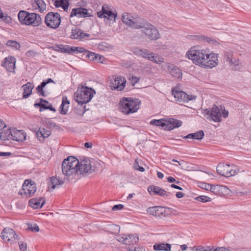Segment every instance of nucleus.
Segmentation results:
<instances>
[{"mask_svg":"<svg viewBox=\"0 0 251 251\" xmlns=\"http://www.w3.org/2000/svg\"><path fill=\"white\" fill-rule=\"evenodd\" d=\"M97 58L96 61H97L98 62H100L101 63H105L106 62V59L105 58L100 54H98V56H97Z\"/></svg>","mask_w":251,"mask_h":251,"instance_id":"obj_51","label":"nucleus"},{"mask_svg":"<svg viewBox=\"0 0 251 251\" xmlns=\"http://www.w3.org/2000/svg\"><path fill=\"white\" fill-rule=\"evenodd\" d=\"M19 21L25 25H31L34 26L39 25L41 23L40 16L34 13H29L26 11H20L18 14Z\"/></svg>","mask_w":251,"mask_h":251,"instance_id":"obj_6","label":"nucleus"},{"mask_svg":"<svg viewBox=\"0 0 251 251\" xmlns=\"http://www.w3.org/2000/svg\"><path fill=\"white\" fill-rule=\"evenodd\" d=\"M1 237L4 241H14L19 239L15 231L9 227H5L2 230Z\"/></svg>","mask_w":251,"mask_h":251,"instance_id":"obj_14","label":"nucleus"},{"mask_svg":"<svg viewBox=\"0 0 251 251\" xmlns=\"http://www.w3.org/2000/svg\"><path fill=\"white\" fill-rule=\"evenodd\" d=\"M23 88L24 89L23 98H27L31 94L32 90L34 88V85L33 84L28 82L26 84L24 85Z\"/></svg>","mask_w":251,"mask_h":251,"instance_id":"obj_31","label":"nucleus"},{"mask_svg":"<svg viewBox=\"0 0 251 251\" xmlns=\"http://www.w3.org/2000/svg\"><path fill=\"white\" fill-rule=\"evenodd\" d=\"M53 4L56 7H62L65 11H67L69 3L68 0H52Z\"/></svg>","mask_w":251,"mask_h":251,"instance_id":"obj_30","label":"nucleus"},{"mask_svg":"<svg viewBox=\"0 0 251 251\" xmlns=\"http://www.w3.org/2000/svg\"><path fill=\"white\" fill-rule=\"evenodd\" d=\"M19 246L21 251H26V244L25 243H24L23 242H20L19 243Z\"/></svg>","mask_w":251,"mask_h":251,"instance_id":"obj_53","label":"nucleus"},{"mask_svg":"<svg viewBox=\"0 0 251 251\" xmlns=\"http://www.w3.org/2000/svg\"><path fill=\"white\" fill-rule=\"evenodd\" d=\"M225 58L226 59V61L228 62L230 65H237L238 64V60L234 59L233 60L232 59V57L233 55V53L232 51L230 50H227L225 52Z\"/></svg>","mask_w":251,"mask_h":251,"instance_id":"obj_36","label":"nucleus"},{"mask_svg":"<svg viewBox=\"0 0 251 251\" xmlns=\"http://www.w3.org/2000/svg\"><path fill=\"white\" fill-rule=\"evenodd\" d=\"M167 178L168 181L170 183L176 181V179L172 176H168Z\"/></svg>","mask_w":251,"mask_h":251,"instance_id":"obj_64","label":"nucleus"},{"mask_svg":"<svg viewBox=\"0 0 251 251\" xmlns=\"http://www.w3.org/2000/svg\"><path fill=\"white\" fill-rule=\"evenodd\" d=\"M141 101L137 99L123 98L119 103V110L125 114L133 113L140 108Z\"/></svg>","mask_w":251,"mask_h":251,"instance_id":"obj_4","label":"nucleus"},{"mask_svg":"<svg viewBox=\"0 0 251 251\" xmlns=\"http://www.w3.org/2000/svg\"><path fill=\"white\" fill-rule=\"evenodd\" d=\"M150 124L156 126H161L163 127L164 129L166 130L167 120L164 119L159 120L153 119L151 121Z\"/></svg>","mask_w":251,"mask_h":251,"instance_id":"obj_34","label":"nucleus"},{"mask_svg":"<svg viewBox=\"0 0 251 251\" xmlns=\"http://www.w3.org/2000/svg\"><path fill=\"white\" fill-rule=\"evenodd\" d=\"M48 48H50V49L51 48L52 49H54L55 50L59 51L62 52L68 53L69 54H71L72 53V50H73V47H70V46L67 45H56L54 47H50L48 46Z\"/></svg>","mask_w":251,"mask_h":251,"instance_id":"obj_29","label":"nucleus"},{"mask_svg":"<svg viewBox=\"0 0 251 251\" xmlns=\"http://www.w3.org/2000/svg\"><path fill=\"white\" fill-rule=\"evenodd\" d=\"M126 80L125 78L121 76H117L110 80V87L112 89L122 91L125 87Z\"/></svg>","mask_w":251,"mask_h":251,"instance_id":"obj_15","label":"nucleus"},{"mask_svg":"<svg viewBox=\"0 0 251 251\" xmlns=\"http://www.w3.org/2000/svg\"><path fill=\"white\" fill-rule=\"evenodd\" d=\"M127 251H145L144 249L141 247H135L134 250L131 248H127Z\"/></svg>","mask_w":251,"mask_h":251,"instance_id":"obj_55","label":"nucleus"},{"mask_svg":"<svg viewBox=\"0 0 251 251\" xmlns=\"http://www.w3.org/2000/svg\"><path fill=\"white\" fill-rule=\"evenodd\" d=\"M69 103V101L68 100L67 97H63L62 103L60 106V113L63 115L67 114Z\"/></svg>","mask_w":251,"mask_h":251,"instance_id":"obj_35","label":"nucleus"},{"mask_svg":"<svg viewBox=\"0 0 251 251\" xmlns=\"http://www.w3.org/2000/svg\"><path fill=\"white\" fill-rule=\"evenodd\" d=\"M12 140L22 142L25 140L26 134L23 130H18L15 128L12 129Z\"/></svg>","mask_w":251,"mask_h":251,"instance_id":"obj_23","label":"nucleus"},{"mask_svg":"<svg viewBox=\"0 0 251 251\" xmlns=\"http://www.w3.org/2000/svg\"><path fill=\"white\" fill-rule=\"evenodd\" d=\"M39 101H36L34 104V106L35 108H40V111H45L47 109V105L44 103H47V101L43 100V99H40L38 100Z\"/></svg>","mask_w":251,"mask_h":251,"instance_id":"obj_38","label":"nucleus"},{"mask_svg":"<svg viewBox=\"0 0 251 251\" xmlns=\"http://www.w3.org/2000/svg\"><path fill=\"white\" fill-rule=\"evenodd\" d=\"M12 129H4L0 132V138L1 140L3 141L9 140L12 139Z\"/></svg>","mask_w":251,"mask_h":251,"instance_id":"obj_33","label":"nucleus"},{"mask_svg":"<svg viewBox=\"0 0 251 251\" xmlns=\"http://www.w3.org/2000/svg\"><path fill=\"white\" fill-rule=\"evenodd\" d=\"M147 212L155 217H161L164 215L165 209L162 206L149 207Z\"/></svg>","mask_w":251,"mask_h":251,"instance_id":"obj_26","label":"nucleus"},{"mask_svg":"<svg viewBox=\"0 0 251 251\" xmlns=\"http://www.w3.org/2000/svg\"><path fill=\"white\" fill-rule=\"evenodd\" d=\"M220 112L221 113V117L223 116L224 118H226L228 115V111L225 109L224 106H220Z\"/></svg>","mask_w":251,"mask_h":251,"instance_id":"obj_48","label":"nucleus"},{"mask_svg":"<svg viewBox=\"0 0 251 251\" xmlns=\"http://www.w3.org/2000/svg\"><path fill=\"white\" fill-rule=\"evenodd\" d=\"M230 191V190L225 185H212L211 192L216 195L224 196L228 195Z\"/></svg>","mask_w":251,"mask_h":251,"instance_id":"obj_18","label":"nucleus"},{"mask_svg":"<svg viewBox=\"0 0 251 251\" xmlns=\"http://www.w3.org/2000/svg\"><path fill=\"white\" fill-rule=\"evenodd\" d=\"M98 165V164L95 160L83 157L80 159L78 167L79 177H80L81 175H87L96 172L97 170Z\"/></svg>","mask_w":251,"mask_h":251,"instance_id":"obj_5","label":"nucleus"},{"mask_svg":"<svg viewBox=\"0 0 251 251\" xmlns=\"http://www.w3.org/2000/svg\"><path fill=\"white\" fill-rule=\"evenodd\" d=\"M27 229L33 232H38L39 231V226L35 224H27Z\"/></svg>","mask_w":251,"mask_h":251,"instance_id":"obj_45","label":"nucleus"},{"mask_svg":"<svg viewBox=\"0 0 251 251\" xmlns=\"http://www.w3.org/2000/svg\"><path fill=\"white\" fill-rule=\"evenodd\" d=\"M166 68L169 73L174 77L180 78L182 77V73L181 70L173 64L167 63L166 65Z\"/></svg>","mask_w":251,"mask_h":251,"instance_id":"obj_21","label":"nucleus"},{"mask_svg":"<svg viewBox=\"0 0 251 251\" xmlns=\"http://www.w3.org/2000/svg\"><path fill=\"white\" fill-rule=\"evenodd\" d=\"M50 179V183H48V191H51L55 188H58L64 183L62 180L58 179L56 177H51Z\"/></svg>","mask_w":251,"mask_h":251,"instance_id":"obj_27","label":"nucleus"},{"mask_svg":"<svg viewBox=\"0 0 251 251\" xmlns=\"http://www.w3.org/2000/svg\"><path fill=\"white\" fill-rule=\"evenodd\" d=\"M187 98H185V102H188L189 100H194L196 99V96L192 95H188L186 94Z\"/></svg>","mask_w":251,"mask_h":251,"instance_id":"obj_54","label":"nucleus"},{"mask_svg":"<svg viewBox=\"0 0 251 251\" xmlns=\"http://www.w3.org/2000/svg\"><path fill=\"white\" fill-rule=\"evenodd\" d=\"M11 154V152H0V156H8Z\"/></svg>","mask_w":251,"mask_h":251,"instance_id":"obj_59","label":"nucleus"},{"mask_svg":"<svg viewBox=\"0 0 251 251\" xmlns=\"http://www.w3.org/2000/svg\"><path fill=\"white\" fill-rule=\"evenodd\" d=\"M134 167L135 169L138 170L141 172H143L145 171V169L143 167L140 166L137 163L134 164Z\"/></svg>","mask_w":251,"mask_h":251,"instance_id":"obj_56","label":"nucleus"},{"mask_svg":"<svg viewBox=\"0 0 251 251\" xmlns=\"http://www.w3.org/2000/svg\"><path fill=\"white\" fill-rule=\"evenodd\" d=\"M97 56H98V54L93 52H90L89 51H87V54L86 55V57L93 61H96V60H97Z\"/></svg>","mask_w":251,"mask_h":251,"instance_id":"obj_47","label":"nucleus"},{"mask_svg":"<svg viewBox=\"0 0 251 251\" xmlns=\"http://www.w3.org/2000/svg\"><path fill=\"white\" fill-rule=\"evenodd\" d=\"M0 19H1L3 21L7 22L11 20L10 17H8L7 15H4V14L2 12V10L0 8Z\"/></svg>","mask_w":251,"mask_h":251,"instance_id":"obj_50","label":"nucleus"},{"mask_svg":"<svg viewBox=\"0 0 251 251\" xmlns=\"http://www.w3.org/2000/svg\"><path fill=\"white\" fill-rule=\"evenodd\" d=\"M153 247V249L157 251H170L171 249V245L168 243L155 244Z\"/></svg>","mask_w":251,"mask_h":251,"instance_id":"obj_32","label":"nucleus"},{"mask_svg":"<svg viewBox=\"0 0 251 251\" xmlns=\"http://www.w3.org/2000/svg\"><path fill=\"white\" fill-rule=\"evenodd\" d=\"M117 240L126 245H133L138 242L139 238L134 234H124L117 236Z\"/></svg>","mask_w":251,"mask_h":251,"instance_id":"obj_13","label":"nucleus"},{"mask_svg":"<svg viewBox=\"0 0 251 251\" xmlns=\"http://www.w3.org/2000/svg\"><path fill=\"white\" fill-rule=\"evenodd\" d=\"M202 114L207 119L211 120L215 122L221 121V113L220 107L214 105L210 109H205L202 110Z\"/></svg>","mask_w":251,"mask_h":251,"instance_id":"obj_10","label":"nucleus"},{"mask_svg":"<svg viewBox=\"0 0 251 251\" xmlns=\"http://www.w3.org/2000/svg\"><path fill=\"white\" fill-rule=\"evenodd\" d=\"M46 84H47V81H46L45 80H44L41 83V84L40 85H39L36 88L37 92L40 96H45V94L43 91V88L44 87H45Z\"/></svg>","mask_w":251,"mask_h":251,"instance_id":"obj_41","label":"nucleus"},{"mask_svg":"<svg viewBox=\"0 0 251 251\" xmlns=\"http://www.w3.org/2000/svg\"><path fill=\"white\" fill-rule=\"evenodd\" d=\"M48 110H50V111H52L53 112H55L56 111L55 109L52 106L51 104H49V103H48Z\"/></svg>","mask_w":251,"mask_h":251,"instance_id":"obj_63","label":"nucleus"},{"mask_svg":"<svg viewBox=\"0 0 251 251\" xmlns=\"http://www.w3.org/2000/svg\"><path fill=\"white\" fill-rule=\"evenodd\" d=\"M182 122L180 120L171 118L167 120V130H171L175 128L179 127L182 125Z\"/></svg>","mask_w":251,"mask_h":251,"instance_id":"obj_28","label":"nucleus"},{"mask_svg":"<svg viewBox=\"0 0 251 251\" xmlns=\"http://www.w3.org/2000/svg\"><path fill=\"white\" fill-rule=\"evenodd\" d=\"M28 203L29 205L34 209L41 207L43 204V203H42L41 205L40 202L37 199H35L30 200Z\"/></svg>","mask_w":251,"mask_h":251,"instance_id":"obj_39","label":"nucleus"},{"mask_svg":"<svg viewBox=\"0 0 251 251\" xmlns=\"http://www.w3.org/2000/svg\"><path fill=\"white\" fill-rule=\"evenodd\" d=\"M148 191L151 195H157L162 197H169L171 195L170 192H168L164 189L158 186L154 185L150 186L148 188Z\"/></svg>","mask_w":251,"mask_h":251,"instance_id":"obj_20","label":"nucleus"},{"mask_svg":"<svg viewBox=\"0 0 251 251\" xmlns=\"http://www.w3.org/2000/svg\"><path fill=\"white\" fill-rule=\"evenodd\" d=\"M182 138L184 139H193V133H190L186 136H182Z\"/></svg>","mask_w":251,"mask_h":251,"instance_id":"obj_61","label":"nucleus"},{"mask_svg":"<svg viewBox=\"0 0 251 251\" xmlns=\"http://www.w3.org/2000/svg\"><path fill=\"white\" fill-rule=\"evenodd\" d=\"M97 16L100 18L107 19L108 20L115 22L117 13H115L109 9L107 5L102 6V9L100 11L97 12Z\"/></svg>","mask_w":251,"mask_h":251,"instance_id":"obj_12","label":"nucleus"},{"mask_svg":"<svg viewBox=\"0 0 251 251\" xmlns=\"http://www.w3.org/2000/svg\"><path fill=\"white\" fill-rule=\"evenodd\" d=\"M75 113L77 115L81 116L84 114V111L83 108L80 106L79 108L77 107L76 109H75Z\"/></svg>","mask_w":251,"mask_h":251,"instance_id":"obj_52","label":"nucleus"},{"mask_svg":"<svg viewBox=\"0 0 251 251\" xmlns=\"http://www.w3.org/2000/svg\"><path fill=\"white\" fill-rule=\"evenodd\" d=\"M218 251H231L229 249L225 247H218Z\"/></svg>","mask_w":251,"mask_h":251,"instance_id":"obj_60","label":"nucleus"},{"mask_svg":"<svg viewBox=\"0 0 251 251\" xmlns=\"http://www.w3.org/2000/svg\"><path fill=\"white\" fill-rule=\"evenodd\" d=\"M61 17L58 13H48V27L55 29L61 23Z\"/></svg>","mask_w":251,"mask_h":251,"instance_id":"obj_16","label":"nucleus"},{"mask_svg":"<svg viewBox=\"0 0 251 251\" xmlns=\"http://www.w3.org/2000/svg\"><path fill=\"white\" fill-rule=\"evenodd\" d=\"M38 139L41 141H44L47 137V130L44 127H40L38 131L35 130Z\"/></svg>","mask_w":251,"mask_h":251,"instance_id":"obj_37","label":"nucleus"},{"mask_svg":"<svg viewBox=\"0 0 251 251\" xmlns=\"http://www.w3.org/2000/svg\"><path fill=\"white\" fill-rule=\"evenodd\" d=\"M232 167V165L230 167L229 164L220 163L217 166L216 171L219 175L229 177L236 174V170L233 169Z\"/></svg>","mask_w":251,"mask_h":251,"instance_id":"obj_11","label":"nucleus"},{"mask_svg":"<svg viewBox=\"0 0 251 251\" xmlns=\"http://www.w3.org/2000/svg\"><path fill=\"white\" fill-rule=\"evenodd\" d=\"M16 59L11 56L5 58L2 62V66L10 72H13L15 68Z\"/></svg>","mask_w":251,"mask_h":251,"instance_id":"obj_22","label":"nucleus"},{"mask_svg":"<svg viewBox=\"0 0 251 251\" xmlns=\"http://www.w3.org/2000/svg\"><path fill=\"white\" fill-rule=\"evenodd\" d=\"M95 93L92 88L82 86L79 87L75 93V99L79 104H86L91 100Z\"/></svg>","mask_w":251,"mask_h":251,"instance_id":"obj_7","label":"nucleus"},{"mask_svg":"<svg viewBox=\"0 0 251 251\" xmlns=\"http://www.w3.org/2000/svg\"><path fill=\"white\" fill-rule=\"evenodd\" d=\"M73 50H72V52L76 51V52H78L79 53H83V52L87 53V52L88 51L86 50H85L84 48H81V47H73Z\"/></svg>","mask_w":251,"mask_h":251,"instance_id":"obj_49","label":"nucleus"},{"mask_svg":"<svg viewBox=\"0 0 251 251\" xmlns=\"http://www.w3.org/2000/svg\"><path fill=\"white\" fill-rule=\"evenodd\" d=\"M122 21L124 24L134 29H142V31L149 39L157 40L159 38L158 30L153 25L146 23L140 18H135L130 13H124L122 15Z\"/></svg>","mask_w":251,"mask_h":251,"instance_id":"obj_2","label":"nucleus"},{"mask_svg":"<svg viewBox=\"0 0 251 251\" xmlns=\"http://www.w3.org/2000/svg\"><path fill=\"white\" fill-rule=\"evenodd\" d=\"M204 134L202 130H199V131L193 133V139L201 140L204 137Z\"/></svg>","mask_w":251,"mask_h":251,"instance_id":"obj_44","label":"nucleus"},{"mask_svg":"<svg viewBox=\"0 0 251 251\" xmlns=\"http://www.w3.org/2000/svg\"><path fill=\"white\" fill-rule=\"evenodd\" d=\"M36 2L40 11H44L46 10V4L43 0H37Z\"/></svg>","mask_w":251,"mask_h":251,"instance_id":"obj_42","label":"nucleus"},{"mask_svg":"<svg viewBox=\"0 0 251 251\" xmlns=\"http://www.w3.org/2000/svg\"><path fill=\"white\" fill-rule=\"evenodd\" d=\"M172 94L176 100L179 102H185V98H187L186 93L179 91L178 88H174L172 89Z\"/></svg>","mask_w":251,"mask_h":251,"instance_id":"obj_25","label":"nucleus"},{"mask_svg":"<svg viewBox=\"0 0 251 251\" xmlns=\"http://www.w3.org/2000/svg\"><path fill=\"white\" fill-rule=\"evenodd\" d=\"M79 160L74 156H68L64 159L62 163V172L68 179H78L79 178L78 167Z\"/></svg>","mask_w":251,"mask_h":251,"instance_id":"obj_3","label":"nucleus"},{"mask_svg":"<svg viewBox=\"0 0 251 251\" xmlns=\"http://www.w3.org/2000/svg\"><path fill=\"white\" fill-rule=\"evenodd\" d=\"M37 191L36 183L31 179L25 180L22 189L19 192V194L25 195L26 197H31L33 196Z\"/></svg>","mask_w":251,"mask_h":251,"instance_id":"obj_9","label":"nucleus"},{"mask_svg":"<svg viewBox=\"0 0 251 251\" xmlns=\"http://www.w3.org/2000/svg\"><path fill=\"white\" fill-rule=\"evenodd\" d=\"M6 127V125L4 123L0 120V132L3 130Z\"/></svg>","mask_w":251,"mask_h":251,"instance_id":"obj_58","label":"nucleus"},{"mask_svg":"<svg viewBox=\"0 0 251 251\" xmlns=\"http://www.w3.org/2000/svg\"><path fill=\"white\" fill-rule=\"evenodd\" d=\"M76 16L77 17H90L93 16L91 13L88 12V10L82 7L74 8L70 14V17Z\"/></svg>","mask_w":251,"mask_h":251,"instance_id":"obj_19","label":"nucleus"},{"mask_svg":"<svg viewBox=\"0 0 251 251\" xmlns=\"http://www.w3.org/2000/svg\"><path fill=\"white\" fill-rule=\"evenodd\" d=\"M195 199V200H196L198 201L202 202L211 201L212 200L210 197H208L206 196H198V197H196Z\"/></svg>","mask_w":251,"mask_h":251,"instance_id":"obj_43","label":"nucleus"},{"mask_svg":"<svg viewBox=\"0 0 251 251\" xmlns=\"http://www.w3.org/2000/svg\"><path fill=\"white\" fill-rule=\"evenodd\" d=\"M199 186L202 189L211 191L212 185L205 182H200Z\"/></svg>","mask_w":251,"mask_h":251,"instance_id":"obj_46","label":"nucleus"},{"mask_svg":"<svg viewBox=\"0 0 251 251\" xmlns=\"http://www.w3.org/2000/svg\"><path fill=\"white\" fill-rule=\"evenodd\" d=\"M189 39L200 41H206L208 43L215 46H217L219 44V42L213 39V38L209 37L204 36L201 35L190 36Z\"/></svg>","mask_w":251,"mask_h":251,"instance_id":"obj_24","label":"nucleus"},{"mask_svg":"<svg viewBox=\"0 0 251 251\" xmlns=\"http://www.w3.org/2000/svg\"><path fill=\"white\" fill-rule=\"evenodd\" d=\"M124 208V205L123 204H117L113 206L112 207V210L114 211L119 210L123 209Z\"/></svg>","mask_w":251,"mask_h":251,"instance_id":"obj_57","label":"nucleus"},{"mask_svg":"<svg viewBox=\"0 0 251 251\" xmlns=\"http://www.w3.org/2000/svg\"><path fill=\"white\" fill-rule=\"evenodd\" d=\"M192 47L186 53V57L196 65L204 68H212L218 65V54L209 53L204 50H197Z\"/></svg>","mask_w":251,"mask_h":251,"instance_id":"obj_1","label":"nucleus"},{"mask_svg":"<svg viewBox=\"0 0 251 251\" xmlns=\"http://www.w3.org/2000/svg\"><path fill=\"white\" fill-rule=\"evenodd\" d=\"M6 45L14 50L19 49L21 47L20 44L14 40H8L7 41Z\"/></svg>","mask_w":251,"mask_h":251,"instance_id":"obj_40","label":"nucleus"},{"mask_svg":"<svg viewBox=\"0 0 251 251\" xmlns=\"http://www.w3.org/2000/svg\"><path fill=\"white\" fill-rule=\"evenodd\" d=\"M132 52L134 54L137 56L142 57L156 64H160L164 61L163 58L155 56L153 52H151L146 49L135 48L133 49Z\"/></svg>","mask_w":251,"mask_h":251,"instance_id":"obj_8","label":"nucleus"},{"mask_svg":"<svg viewBox=\"0 0 251 251\" xmlns=\"http://www.w3.org/2000/svg\"><path fill=\"white\" fill-rule=\"evenodd\" d=\"M170 186L173 188L176 189L180 190H182V188L181 187H180V186H177L175 184H171L170 185Z\"/></svg>","mask_w":251,"mask_h":251,"instance_id":"obj_62","label":"nucleus"},{"mask_svg":"<svg viewBox=\"0 0 251 251\" xmlns=\"http://www.w3.org/2000/svg\"><path fill=\"white\" fill-rule=\"evenodd\" d=\"M90 34L84 33L79 28L75 26L71 30L70 37L71 39L81 40L85 37H90Z\"/></svg>","mask_w":251,"mask_h":251,"instance_id":"obj_17","label":"nucleus"}]
</instances>
